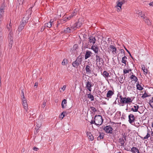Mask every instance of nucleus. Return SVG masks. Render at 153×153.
<instances>
[{
	"instance_id": "11",
	"label": "nucleus",
	"mask_w": 153,
	"mask_h": 153,
	"mask_svg": "<svg viewBox=\"0 0 153 153\" xmlns=\"http://www.w3.org/2000/svg\"><path fill=\"white\" fill-rule=\"evenodd\" d=\"M86 87L88 90L90 91H91V87L93 86L91 82L89 81H88L86 83Z\"/></svg>"
},
{
	"instance_id": "48",
	"label": "nucleus",
	"mask_w": 153,
	"mask_h": 153,
	"mask_svg": "<svg viewBox=\"0 0 153 153\" xmlns=\"http://www.w3.org/2000/svg\"><path fill=\"white\" fill-rule=\"evenodd\" d=\"M65 61H66V60L64 59L63 61L62 62V64L63 65H66V63H65Z\"/></svg>"
},
{
	"instance_id": "52",
	"label": "nucleus",
	"mask_w": 153,
	"mask_h": 153,
	"mask_svg": "<svg viewBox=\"0 0 153 153\" xmlns=\"http://www.w3.org/2000/svg\"><path fill=\"white\" fill-rule=\"evenodd\" d=\"M66 88V85H63V87L61 89L63 91H64L65 90Z\"/></svg>"
},
{
	"instance_id": "61",
	"label": "nucleus",
	"mask_w": 153,
	"mask_h": 153,
	"mask_svg": "<svg viewBox=\"0 0 153 153\" xmlns=\"http://www.w3.org/2000/svg\"><path fill=\"white\" fill-rule=\"evenodd\" d=\"M9 26L10 27H10H11V21L10 22L9 24Z\"/></svg>"
},
{
	"instance_id": "16",
	"label": "nucleus",
	"mask_w": 153,
	"mask_h": 153,
	"mask_svg": "<svg viewBox=\"0 0 153 153\" xmlns=\"http://www.w3.org/2000/svg\"><path fill=\"white\" fill-rule=\"evenodd\" d=\"M76 62L79 63V65L81 64L82 61V58L81 56H79L76 59Z\"/></svg>"
},
{
	"instance_id": "47",
	"label": "nucleus",
	"mask_w": 153,
	"mask_h": 153,
	"mask_svg": "<svg viewBox=\"0 0 153 153\" xmlns=\"http://www.w3.org/2000/svg\"><path fill=\"white\" fill-rule=\"evenodd\" d=\"M139 16H140L141 17H142L144 19L145 18L144 15H142V13L139 12Z\"/></svg>"
},
{
	"instance_id": "23",
	"label": "nucleus",
	"mask_w": 153,
	"mask_h": 153,
	"mask_svg": "<svg viewBox=\"0 0 153 153\" xmlns=\"http://www.w3.org/2000/svg\"><path fill=\"white\" fill-rule=\"evenodd\" d=\"M80 65L79 64V63L78 62H76V61L75 60V61L73 62L72 63V65L75 68H77L78 66Z\"/></svg>"
},
{
	"instance_id": "34",
	"label": "nucleus",
	"mask_w": 153,
	"mask_h": 153,
	"mask_svg": "<svg viewBox=\"0 0 153 153\" xmlns=\"http://www.w3.org/2000/svg\"><path fill=\"white\" fill-rule=\"evenodd\" d=\"M104 134L103 133L100 134V135L97 137V140H100L101 139H102L103 138Z\"/></svg>"
},
{
	"instance_id": "59",
	"label": "nucleus",
	"mask_w": 153,
	"mask_h": 153,
	"mask_svg": "<svg viewBox=\"0 0 153 153\" xmlns=\"http://www.w3.org/2000/svg\"><path fill=\"white\" fill-rule=\"evenodd\" d=\"M11 27H10H10L9 26L8 27H7V29L9 30H10V29L11 28Z\"/></svg>"
},
{
	"instance_id": "27",
	"label": "nucleus",
	"mask_w": 153,
	"mask_h": 153,
	"mask_svg": "<svg viewBox=\"0 0 153 153\" xmlns=\"http://www.w3.org/2000/svg\"><path fill=\"white\" fill-rule=\"evenodd\" d=\"M136 87L137 89L140 91L142 90L143 89V88L142 87L141 85L139 84L138 82V83L137 84Z\"/></svg>"
},
{
	"instance_id": "25",
	"label": "nucleus",
	"mask_w": 153,
	"mask_h": 153,
	"mask_svg": "<svg viewBox=\"0 0 153 153\" xmlns=\"http://www.w3.org/2000/svg\"><path fill=\"white\" fill-rule=\"evenodd\" d=\"M103 75L106 78H108L110 76L109 75V74L105 71H104L103 73Z\"/></svg>"
},
{
	"instance_id": "63",
	"label": "nucleus",
	"mask_w": 153,
	"mask_h": 153,
	"mask_svg": "<svg viewBox=\"0 0 153 153\" xmlns=\"http://www.w3.org/2000/svg\"><path fill=\"white\" fill-rule=\"evenodd\" d=\"M130 79H133V77H131V76L130 77Z\"/></svg>"
},
{
	"instance_id": "40",
	"label": "nucleus",
	"mask_w": 153,
	"mask_h": 153,
	"mask_svg": "<svg viewBox=\"0 0 153 153\" xmlns=\"http://www.w3.org/2000/svg\"><path fill=\"white\" fill-rule=\"evenodd\" d=\"M24 0H17V2L19 4H22L24 2Z\"/></svg>"
},
{
	"instance_id": "20",
	"label": "nucleus",
	"mask_w": 153,
	"mask_h": 153,
	"mask_svg": "<svg viewBox=\"0 0 153 153\" xmlns=\"http://www.w3.org/2000/svg\"><path fill=\"white\" fill-rule=\"evenodd\" d=\"M120 53H119L118 54V57H117L118 59L120 57H119V56L120 55V54H122L121 56H120V57L123 56H125V51L124 50L120 49Z\"/></svg>"
},
{
	"instance_id": "18",
	"label": "nucleus",
	"mask_w": 153,
	"mask_h": 153,
	"mask_svg": "<svg viewBox=\"0 0 153 153\" xmlns=\"http://www.w3.org/2000/svg\"><path fill=\"white\" fill-rule=\"evenodd\" d=\"M82 19L80 18L79 19L78 21L76 23V27L77 28L79 27L82 25V22H80Z\"/></svg>"
},
{
	"instance_id": "35",
	"label": "nucleus",
	"mask_w": 153,
	"mask_h": 153,
	"mask_svg": "<svg viewBox=\"0 0 153 153\" xmlns=\"http://www.w3.org/2000/svg\"><path fill=\"white\" fill-rule=\"evenodd\" d=\"M90 108L91 110V111H92L93 113H95L97 111V109H96L95 108L91 106L90 107Z\"/></svg>"
},
{
	"instance_id": "55",
	"label": "nucleus",
	"mask_w": 153,
	"mask_h": 153,
	"mask_svg": "<svg viewBox=\"0 0 153 153\" xmlns=\"http://www.w3.org/2000/svg\"><path fill=\"white\" fill-rule=\"evenodd\" d=\"M94 121H93V120H91V122H90V123L91 124H92L94 123Z\"/></svg>"
},
{
	"instance_id": "51",
	"label": "nucleus",
	"mask_w": 153,
	"mask_h": 153,
	"mask_svg": "<svg viewBox=\"0 0 153 153\" xmlns=\"http://www.w3.org/2000/svg\"><path fill=\"white\" fill-rule=\"evenodd\" d=\"M39 148L35 147H34L33 148V149L34 150H35L36 151H37L39 150Z\"/></svg>"
},
{
	"instance_id": "50",
	"label": "nucleus",
	"mask_w": 153,
	"mask_h": 153,
	"mask_svg": "<svg viewBox=\"0 0 153 153\" xmlns=\"http://www.w3.org/2000/svg\"><path fill=\"white\" fill-rule=\"evenodd\" d=\"M27 101L26 100H22V104L23 105L25 104H27Z\"/></svg>"
},
{
	"instance_id": "39",
	"label": "nucleus",
	"mask_w": 153,
	"mask_h": 153,
	"mask_svg": "<svg viewBox=\"0 0 153 153\" xmlns=\"http://www.w3.org/2000/svg\"><path fill=\"white\" fill-rule=\"evenodd\" d=\"M70 27V29H71V32L73 31L74 30H76V28H77L76 26L75 27L72 26Z\"/></svg>"
},
{
	"instance_id": "19",
	"label": "nucleus",
	"mask_w": 153,
	"mask_h": 153,
	"mask_svg": "<svg viewBox=\"0 0 153 153\" xmlns=\"http://www.w3.org/2000/svg\"><path fill=\"white\" fill-rule=\"evenodd\" d=\"M123 4L122 2H121V1H118L117 2V6H116V7H120V9L119 8L118 9V10H120L121 9V7Z\"/></svg>"
},
{
	"instance_id": "32",
	"label": "nucleus",
	"mask_w": 153,
	"mask_h": 153,
	"mask_svg": "<svg viewBox=\"0 0 153 153\" xmlns=\"http://www.w3.org/2000/svg\"><path fill=\"white\" fill-rule=\"evenodd\" d=\"M67 103V101H66V100H65V99H64L62 102V104H61V105H62V108H65V106L64 105V104H66Z\"/></svg>"
},
{
	"instance_id": "10",
	"label": "nucleus",
	"mask_w": 153,
	"mask_h": 153,
	"mask_svg": "<svg viewBox=\"0 0 153 153\" xmlns=\"http://www.w3.org/2000/svg\"><path fill=\"white\" fill-rule=\"evenodd\" d=\"M91 49L95 53L98 54L99 48L98 47L97 45H91Z\"/></svg>"
},
{
	"instance_id": "5",
	"label": "nucleus",
	"mask_w": 153,
	"mask_h": 153,
	"mask_svg": "<svg viewBox=\"0 0 153 153\" xmlns=\"http://www.w3.org/2000/svg\"><path fill=\"white\" fill-rule=\"evenodd\" d=\"M120 99L121 103L122 104L128 103L132 102L131 99L128 97L127 98L123 97L121 96H120Z\"/></svg>"
},
{
	"instance_id": "43",
	"label": "nucleus",
	"mask_w": 153,
	"mask_h": 153,
	"mask_svg": "<svg viewBox=\"0 0 153 153\" xmlns=\"http://www.w3.org/2000/svg\"><path fill=\"white\" fill-rule=\"evenodd\" d=\"M46 102H47V100H44L43 104H42V107H43V108H44V107H45V106H46Z\"/></svg>"
},
{
	"instance_id": "21",
	"label": "nucleus",
	"mask_w": 153,
	"mask_h": 153,
	"mask_svg": "<svg viewBox=\"0 0 153 153\" xmlns=\"http://www.w3.org/2000/svg\"><path fill=\"white\" fill-rule=\"evenodd\" d=\"M53 22H51V20L49 22H48L47 23H46L45 25V27H47L49 28H50L52 26V23Z\"/></svg>"
},
{
	"instance_id": "42",
	"label": "nucleus",
	"mask_w": 153,
	"mask_h": 153,
	"mask_svg": "<svg viewBox=\"0 0 153 153\" xmlns=\"http://www.w3.org/2000/svg\"><path fill=\"white\" fill-rule=\"evenodd\" d=\"M142 69L143 71L144 72V74H147V69H145V67H144L143 68L142 67Z\"/></svg>"
},
{
	"instance_id": "13",
	"label": "nucleus",
	"mask_w": 153,
	"mask_h": 153,
	"mask_svg": "<svg viewBox=\"0 0 153 153\" xmlns=\"http://www.w3.org/2000/svg\"><path fill=\"white\" fill-rule=\"evenodd\" d=\"M130 151L133 153H140L138 149L135 147H133Z\"/></svg>"
},
{
	"instance_id": "17",
	"label": "nucleus",
	"mask_w": 153,
	"mask_h": 153,
	"mask_svg": "<svg viewBox=\"0 0 153 153\" xmlns=\"http://www.w3.org/2000/svg\"><path fill=\"white\" fill-rule=\"evenodd\" d=\"M114 93L111 90H109L107 94V97L108 98H111L113 95Z\"/></svg>"
},
{
	"instance_id": "30",
	"label": "nucleus",
	"mask_w": 153,
	"mask_h": 153,
	"mask_svg": "<svg viewBox=\"0 0 153 153\" xmlns=\"http://www.w3.org/2000/svg\"><path fill=\"white\" fill-rule=\"evenodd\" d=\"M119 141L120 144H121V146H123L124 145V143H125V141L123 139V138H120L119 139Z\"/></svg>"
},
{
	"instance_id": "4",
	"label": "nucleus",
	"mask_w": 153,
	"mask_h": 153,
	"mask_svg": "<svg viewBox=\"0 0 153 153\" xmlns=\"http://www.w3.org/2000/svg\"><path fill=\"white\" fill-rule=\"evenodd\" d=\"M95 59L96 62V64L97 65L98 63H99V65L98 66H101V64L102 65L104 63V60L102 58H101L100 55L99 54H97L95 56Z\"/></svg>"
},
{
	"instance_id": "6",
	"label": "nucleus",
	"mask_w": 153,
	"mask_h": 153,
	"mask_svg": "<svg viewBox=\"0 0 153 153\" xmlns=\"http://www.w3.org/2000/svg\"><path fill=\"white\" fill-rule=\"evenodd\" d=\"M13 33L11 30L8 36V42H9V46L10 48H11L12 45L13 43Z\"/></svg>"
},
{
	"instance_id": "12",
	"label": "nucleus",
	"mask_w": 153,
	"mask_h": 153,
	"mask_svg": "<svg viewBox=\"0 0 153 153\" xmlns=\"http://www.w3.org/2000/svg\"><path fill=\"white\" fill-rule=\"evenodd\" d=\"M109 47L110 48V50L112 51L113 54L115 55L116 53L117 48L113 45H111Z\"/></svg>"
},
{
	"instance_id": "31",
	"label": "nucleus",
	"mask_w": 153,
	"mask_h": 153,
	"mask_svg": "<svg viewBox=\"0 0 153 153\" xmlns=\"http://www.w3.org/2000/svg\"><path fill=\"white\" fill-rule=\"evenodd\" d=\"M150 137V134H149V132H148L147 134V135L144 137H141V138L143 140H144L146 139H147L148 138Z\"/></svg>"
},
{
	"instance_id": "46",
	"label": "nucleus",
	"mask_w": 153,
	"mask_h": 153,
	"mask_svg": "<svg viewBox=\"0 0 153 153\" xmlns=\"http://www.w3.org/2000/svg\"><path fill=\"white\" fill-rule=\"evenodd\" d=\"M133 80L135 82H137L138 80L137 77H136L135 76L133 77Z\"/></svg>"
},
{
	"instance_id": "58",
	"label": "nucleus",
	"mask_w": 153,
	"mask_h": 153,
	"mask_svg": "<svg viewBox=\"0 0 153 153\" xmlns=\"http://www.w3.org/2000/svg\"><path fill=\"white\" fill-rule=\"evenodd\" d=\"M125 49H126V51H127V52L128 53H130V52H129V51H128L126 48L125 47Z\"/></svg>"
},
{
	"instance_id": "41",
	"label": "nucleus",
	"mask_w": 153,
	"mask_h": 153,
	"mask_svg": "<svg viewBox=\"0 0 153 153\" xmlns=\"http://www.w3.org/2000/svg\"><path fill=\"white\" fill-rule=\"evenodd\" d=\"M118 79L119 80V81L120 83H122L123 82V78H121V77H120Z\"/></svg>"
},
{
	"instance_id": "53",
	"label": "nucleus",
	"mask_w": 153,
	"mask_h": 153,
	"mask_svg": "<svg viewBox=\"0 0 153 153\" xmlns=\"http://www.w3.org/2000/svg\"><path fill=\"white\" fill-rule=\"evenodd\" d=\"M38 85V82H35V85H34V87H36V88L37 87Z\"/></svg>"
},
{
	"instance_id": "33",
	"label": "nucleus",
	"mask_w": 153,
	"mask_h": 153,
	"mask_svg": "<svg viewBox=\"0 0 153 153\" xmlns=\"http://www.w3.org/2000/svg\"><path fill=\"white\" fill-rule=\"evenodd\" d=\"M139 108V106L137 105H134V111L135 112L138 111V110Z\"/></svg>"
},
{
	"instance_id": "60",
	"label": "nucleus",
	"mask_w": 153,
	"mask_h": 153,
	"mask_svg": "<svg viewBox=\"0 0 153 153\" xmlns=\"http://www.w3.org/2000/svg\"><path fill=\"white\" fill-rule=\"evenodd\" d=\"M129 55H130V56L132 59H133V57L132 56H131L130 53H129Z\"/></svg>"
},
{
	"instance_id": "54",
	"label": "nucleus",
	"mask_w": 153,
	"mask_h": 153,
	"mask_svg": "<svg viewBox=\"0 0 153 153\" xmlns=\"http://www.w3.org/2000/svg\"><path fill=\"white\" fill-rule=\"evenodd\" d=\"M149 5L150 6H153V2H151L149 4Z\"/></svg>"
},
{
	"instance_id": "62",
	"label": "nucleus",
	"mask_w": 153,
	"mask_h": 153,
	"mask_svg": "<svg viewBox=\"0 0 153 153\" xmlns=\"http://www.w3.org/2000/svg\"><path fill=\"white\" fill-rule=\"evenodd\" d=\"M135 76L134 75H133V74H132L131 76L132 77H134V76Z\"/></svg>"
},
{
	"instance_id": "2",
	"label": "nucleus",
	"mask_w": 153,
	"mask_h": 153,
	"mask_svg": "<svg viewBox=\"0 0 153 153\" xmlns=\"http://www.w3.org/2000/svg\"><path fill=\"white\" fill-rule=\"evenodd\" d=\"M88 39V43H84V42H83V45L85 48H90L91 45H94L95 43L96 39L94 37L92 36H90Z\"/></svg>"
},
{
	"instance_id": "38",
	"label": "nucleus",
	"mask_w": 153,
	"mask_h": 153,
	"mask_svg": "<svg viewBox=\"0 0 153 153\" xmlns=\"http://www.w3.org/2000/svg\"><path fill=\"white\" fill-rule=\"evenodd\" d=\"M148 95L146 93V92L144 93V94H143L142 96L141 97L143 99H144L146 97H148Z\"/></svg>"
},
{
	"instance_id": "56",
	"label": "nucleus",
	"mask_w": 153,
	"mask_h": 153,
	"mask_svg": "<svg viewBox=\"0 0 153 153\" xmlns=\"http://www.w3.org/2000/svg\"><path fill=\"white\" fill-rule=\"evenodd\" d=\"M123 135V137L124 138V140H125V141H126V136H124V135Z\"/></svg>"
},
{
	"instance_id": "29",
	"label": "nucleus",
	"mask_w": 153,
	"mask_h": 153,
	"mask_svg": "<svg viewBox=\"0 0 153 153\" xmlns=\"http://www.w3.org/2000/svg\"><path fill=\"white\" fill-rule=\"evenodd\" d=\"M88 97L91 99V101L94 100V97L93 95L91 94H88Z\"/></svg>"
},
{
	"instance_id": "3",
	"label": "nucleus",
	"mask_w": 153,
	"mask_h": 153,
	"mask_svg": "<svg viewBox=\"0 0 153 153\" xmlns=\"http://www.w3.org/2000/svg\"><path fill=\"white\" fill-rule=\"evenodd\" d=\"M103 121V119L102 117L100 115H96L94 117V122L95 124L97 126L101 125Z\"/></svg>"
},
{
	"instance_id": "37",
	"label": "nucleus",
	"mask_w": 153,
	"mask_h": 153,
	"mask_svg": "<svg viewBox=\"0 0 153 153\" xmlns=\"http://www.w3.org/2000/svg\"><path fill=\"white\" fill-rule=\"evenodd\" d=\"M66 113V112L63 111L61 114V116H60V117L62 119L63 118L65 117V115Z\"/></svg>"
},
{
	"instance_id": "24",
	"label": "nucleus",
	"mask_w": 153,
	"mask_h": 153,
	"mask_svg": "<svg viewBox=\"0 0 153 153\" xmlns=\"http://www.w3.org/2000/svg\"><path fill=\"white\" fill-rule=\"evenodd\" d=\"M5 7V6L4 3H3L0 8V12H4V10Z\"/></svg>"
},
{
	"instance_id": "22",
	"label": "nucleus",
	"mask_w": 153,
	"mask_h": 153,
	"mask_svg": "<svg viewBox=\"0 0 153 153\" xmlns=\"http://www.w3.org/2000/svg\"><path fill=\"white\" fill-rule=\"evenodd\" d=\"M127 59V57L125 56H124L122 58V62L123 63L125 64V65H126Z\"/></svg>"
},
{
	"instance_id": "26",
	"label": "nucleus",
	"mask_w": 153,
	"mask_h": 153,
	"mask_svg": "<svg viewBox=\"0 0 153 153\" xmlns=\"http://www.w3.org/2000/svg\"><path fill=\"white\" fill-rule=\"evenodd\" d=\"M77 12L75 11L74 12L72 13L69 16V17L67 18V19L68 20H70L71 18L73 17L74 16L76 15Z\"/></svg>"
},
{
	"instance_id": "28",
	"label": "nucleus",
	"mask_w": 153,
	"mask_h": 153,
	"mask_svg": "<svg viewBox=\"0 0 153 153\" xmlns=\"http://www.w3.org/2000/svg\"><path fill=\"white\" fill-rule=\"evenodd\" d=\"M71 31L70 28V27H68L65 29L64 31V32L65 33H71Z\"/></svg>"
},
{
	"instance_id": "64",
	"label": "nucleus",
	"mask_w": 153,
	"mask_h": 153,
	"mask_svg": "<svg viewBox=\"0 0 153 153\" xmlns=\"http://www.w3.org/2000/svg\"><path fill=\"white\" fill-rule=\"evenodd\" d=\"M151 136L153 137V131H152V133H151Z\"/></svg>"
},
{
	"instance_id": "49",
	"label": "nucleus",
	"mask_w": 153,
	"mask_h": 153,
	"mask_svg": "<svg viewBox=\"0 0 153 153\" xmlns=\"http://www.w3.org/2000/svg\"><path fill=\"white\" fill-rule=\"evenodd\" d=\"M129 72V71H128L126 69H124L123 70V73L125 74L126 73H128Z\"/></svg>"
},
{
	"instance_id": "44",
	"label": "nucleus",
	"mask_w": 153,
	"mask_h": 153,
	"mask_svg": "<svg viewBox=\"0 0 153 153\" xmlns=\"http://www.w3.org/2000/svg\"><path fill=\"white\" fill-rule=\"evenodd\" d=\"M22 100H26L25 98V97L24 95L23 92V91H22Z\"/></svg>"
},
{
	"instance_id": "57",
	"label": "nucleus",
	"mask_w": 153,
	"mask_h": 153,
	"mask_svg": "<svg viewBox=\"0 0 153 153\" xmlns=\"http://www.w3.org/2000/svg\"><path fill=\"white\" fill-rule=\"evenodd\" d=\"M130 109L131 110V111H132L134 112V108H130Z\"/></svg>"
},
{
	"instance_id": "8",
	"label": "nucleus",
	"mask_w": 153,
	"mask_h": 153,
	"mask_svg": "<svg viewBox=\"0 0 153 153\" xmlns=\"http://www.w3.org/2000/svg\"><path fill=\"white\" fill-rule=\"evenodd\" d=\"M91 66V64H89L86 66L85 70L87 74H89L91 73V71L92 70Z\"/></svg>"
},
{
	"instance_id": "45",
	"label": "nucleus",
	"mask_w": 153,
	"mask_h": 153,
	"mask_svg": "<svg viewBox=\"0 0 153 153\" xmlns=\"http://www.w3.org/2000/svg\"><path fill=\"white\" fill-rule=\"evenodd\" d=\"M4 12H0V18L1 19H3V16L4 13Z\"/></svg>"
},
{
	"instance_id": "9",
	"label": "nucleus",
	"mask_w": 153,
	"mask_h": 153,
	"mask_svg": "<svg viewBox=\"0 0 153 153\" xmlns=\"http://www.w3.org/2000/svg\"><path fill=\"white\" fill-rule=\"evenodd\" d=\"M128 121L130 123L132 124L135 121V117L133 114H130L128 116Z\"/></svg>"
},
{
	"instance_id": "14",
	"label": "nucleus",
	"mask_w": 153,
	"mask_h": 153,
	"mask_svg": "<svg viewBox=\"0 0 153 153\" xmlns=\"http://www.w3.org/2000/svg\"><path fill=\"white\" fill-rule=\"evenodd\" d=\"M92 54L91 52L90 51H86L85 58V59L91 56V54Z\"/></svg>"
},
{
	"instance_id": "15",
	"label": "nucleus",
	"mask_w": 153,
	"mask_h": 153,
	"mask_svg": "<svg viewBox=\"0 0 153 153\" xmlns=\"http://www.w3.org/2000/svg\"><path fill=\"white\" fill-rule=\"evenodd\" d=\"M86 134L89 140L92 141L94 139V137L91 133L87 132Z\"/></svg>"
},
{
	"instance_id": "36",
	"label": "nucleus",
	"mask_w": 153,
	"mask_h": 153,
	"mask_svg": "<svg viewBox=\"0 0 153 153\" xmlns=\"http://www.w3.org/2000/svg\"><path fill=\"white\" fill-rule=\"evenodd\" d=\"M23 105L24 106V108L25 109L26 111V112L27 111V108H28L27 104V103L26 104H25Z\"/></svg>"
},
{
	"instance_id": "7",
	"label": "nucleus",
	"mask_w": 153,
	"mask_h": 153,
	"mask_svg": "<svg viewBox=\"0 0 153 153\" xmlns=\"http://www.w3.org/2000/svg\"><path fill=\"white\" fill-rule=\"evenodd\" d=\"M103 129L106 133L111 134L113 128L110 126H107L104 127Z\"/></svg>"
},
{
	"instance_id": "1",
	"label": "nucleus",
	"mask_w": 153,
	"mask_h": 153,
	"mask_svg": "<svg viewBox=\"0 0 153 153\" xmlns=\"http://www.w3.org/2000/svg\"><path fill=\"white\" fill-rule=\"evenodd\" d=\"M32 7L30 8L26 11L25 16L22 19V21L20 22V24L19 25L18 30L20 32L24 29L27 23L28 22L29 17H30L31 14Z\"/></svg>"
}]
</instances>
